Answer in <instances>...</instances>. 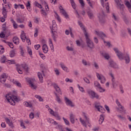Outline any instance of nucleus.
<instances>
[{"instance_id":"1","label":"nucleus","mask_w":131,"mask_h":131,"mask_svg":"<svg viewBox=\"0 0 131 131\" xmlns=\"http://www.w3.org/2000/svg\"><path fill=\"white\" fill-rule=\"evenodd\" d=\"M78 25L80 26V28L82 29L86 38V43L88 48H89L90 50H94L95 49V44H94V42L90 39L89 37V35L88 34V32H86V30L85 29V27H84L83 25L81 22L79 21L78 22Z\"/></svg>"},{"instance_id":"2","label":"nucleus","mask_w":131,"mask_h":131,"mask_svg":"<svg viewBox=\"0 0 131 131\" xmlns=\"http://www.w3.org/2000/svg\"><path fill=\"white\" fill-rule=\"evenodd\" d=\"M5 97L8 102L12 106H15L16 105L15 102H19L20 101V99L11 94H6Z\"/></svg>"},{"instance_id":"3","label":"nucleus","mask_w":131,"mask_h":131,"mask_svg":"<svg viewBox=\"0 0 131 131\" xmlns=\"http://www.w3.org/2000/svg\"><path fill=\"white\" fill-rule=\"evenodd\" d=\"M82 116H83L85 120L82 119V118H80V122H81V124H82L84 127H87L88 125L89 126V127H91L92 125H91V123L90 122V117H89L88 114L83 112Z\"/></svg>"},{"instance_id":"4","label":"nucleus","mask_w":131,"mask_h":131,"mask_svg":"<svg viewBox=\"0 0 131 131\" xmlns=\"http://www.w3.org/2000/svg\"><path fill=\"white\" fill-rule=\"evenodd\" d=\"M94 33L95 34L97 35V36H99V37H101V38L103 39L104 43H106V45L108 46L109 47H111V44L109 42H106L104 39V38L107 37V36H106V34L104 32L102 31L96 30L95 31Z\"/></svg>"},{"instance_id":"5","label":"nucleus","mask_w":131,"mask_h":131,"mask_svg":"<svg viewBox=\"0 0 131 131\" xmlns=\"http://www.w3.org/2000/svg\"><path fill=\"white\" fill-rule=\"evenodd\" d=\"M87 93L91 99H96L97 100L101 99L100 95L93 90H89L87 91Z\"/></svg>"},{"instance_id":"6","label":"nucleus","mask_w":131,"mask_h":131,"mask_svg":"<svg viewBox=\"0 0 131 131\" xmlns=\"http://www.w3.org/2000/svg\"><path fill=\"white\" fill-rule=\"evenodd\" d=\"M46 108L48 109L49 113H50V114L53 116H54V117H55L57 120H61V117L60 116H59L58 112H54L53 110H52V108H50V106H49L48 105H46Z\"/></svg>"},{"instance_id":"7","label":"nucleus","mask_w":131,"mask_h":131,"mask_svg":"<svg viewBox=\"0 0 131 131\" xmlns=\"http://www.w3.org/2000/svg\"><path fill=\"white\" fill-rule=\"evenodd\" d=\"M27 81L28 82L30 88L32 90H36L37 86L36 85L34 84V83L33 82L34 81V79H30V78H26Z\"/></svg>"},{"instance_id":"8","label":"nucleus","mask_w":131,"mask_h":131,"mask_svg":"<svg viewBox=\"0 0 131 131\" xmlns=\"http://www.w3.org/2000/svg\"><path fill=\"white\" fill-rule=\"evenodd\" d=\"M20 38L23 42L25 41V40L26 39V41L27 43H28V45H31V42H30V39L26 37V35L24 32V31H21V34L20 35Z\"/></svg>"},{"instance_id":"9","label":"nucleus","mask_w":131,"mask_h":131,"mask_svg":"<svg viewBox=\"0 0 131 131\" xmlns=\"http://www.w3.org/2000/svg\"><path fill=\"white\" fill-rule=\"evenodd\" d=\"M115 2L116 3L118 8L120 10L121 14V13L123 12L124 5L123 4H121V0H115Z\"/></svg>"},{"instance_id":"10","label":"nucleus","mask_w":131,"mask_h":131,"mask_svg":"<svg viewBox=\"0 0 131 131\" xmlns=\"http://www.w3.org/2000/svg\"><path fill=\"white\" fill-rule=\"evenodd\" d=\"M96 76L99 79V80H100L101 83L104 84L105 82H106V78H105L104 76H103L102 74H100L98 73H96Z\"/></svg>"},{"instance_id":"11","label":"nucleus","mask_w":131,"mask_h":131,"mask_svg":"<svg viewBox=\"0 0 131 131\" xmlns=\"http://www.w3.org/2000/svg\"><path fill=\"white\" fill-rule=\"evenodd\" d=\"M108 75H110V76H111V77L112 78V82L113 88H116L118 84L115 82V78L114 77V74H113L112 71L110 72V73H108Z\"/></svg>"},{"instance_id":"12","label":"nucleus","mask_w":131,"mask_h":131,"mask_svg":"<svg viewBox=\"0 0 131 131\" xmlns=\"http://www.w3.org/2000/svg\"><path fill=\"white\" fill-rule=\"evenodd\" d=\"M8 77V74L6 73L2 74L0 77V82H1V83H5Z\"/></svg>"},{"instance_id":"13","label":"nucleus","mask_w":131,"mask_h":131,"mask_svg":"<svg viewBox=\"0 0 131 131\" xmlns=\"http://www.w3.org/2000/svg\"><path fill=\"white\" fill-rule=\"evenodd\" d=\"M38 77L39 79V81L41 83L43 82V76H45V72L43 71H41V72H39L37 73Z\"/></svg>"},{"instance_id":"14","label":"nucleus","mask_w":131,"mask_h":131,"mask_svg":"<svg viewBox=\"0 0 131 131\" xmlns=\"http://www.w3.org/2000/svg\"><path fill=\"white\" fill-rule=\"evenodd\" d=\"M64 101L66 104L68 105V106H70V107H73L75 106L74 103H73V102H72L71 100H69V99H68V98L66 97H64Z\"/></svg>"},{"instance_id":"15","label":"nucleus","mask_w":131,"mask_h":131,"mask_svg":"<svg viewBox=\"0 0 131 131\" xmlns=\"http://www.w3.org/2000/svg\"><path fill=\"white\" fill-rule=\"evenodd\" d=\"M45 10H46L42 9L40 10L41 15H42V16H44L45 17H46V16L48 15V13L50 11V9L49 8V6H46Z\"/></svg>"},{"instance_id":"16","label":"nucleus","mask_w":131,"mask_h":131,"mask_svg":"<svg viewBox=\"0 0 131 131\" xmlns=\"http://www.w3.org/2000/svg\"><path fill=\"white\" fill-rule=\"evenodd\" d=\"M59 66H60L61 69H62V70L64 71V72H66L67 73H69V72H70V70H69L68 67H67L66 65H65L64 63H60L59 64Z\"/></svg>"},{"instance_id":"17","label":"nucleus","mask_w":131,"mask_h":131,"mask_svg":"<svg viewBox=\"0 0 131 131\" xmlns=\"http://www.w3.org/2000/svg\"><path fill=\"white\" fill-rule=\"evenodd\" d=\"M104 17H105V13H104V12H103L102 13H100L98 15V18L99 19V21L100 23H101L102 24H104V23L105 22V19H104Z\"/></svg>"},{"instance_id":"18","label":"nucleus","mask_w":131,"mask_h":131,"mask_svg":"<svg viewBox=\"0 0 131 131\" xmlns=\"http://www.w3.org/2000/svg\"><path fill=\"white\" fill-rule=\"evenodd\" d=\"M100 3L102 5V6L103 8H105L106 10V11L107 13H109V4L108 3H105V2H104V0H100Z\"/></svg>"},{"instance_id":"19","label":"nucleus","mask_w":131,"mask_h":131,"mask_svg":"<svg viewBox=\"0 0 131 131\" xmlns=\"http://www.w3.org/2000/svg\"><path fill=\"white\" fill-rule=\"evenodd\" d=\"M116 103L119 108L121 109V111H122L123 112H126V110H125V108H124V107L122 106V105H121V103H120L118 99L116 100Z\"/></svg>"},{"instance_id":"20","label":"nucleus","mask_w":131,"mask_h":131,"mask_svg":"<svg viewBox=\"0 0 131 131\" xmlns=\"http://www.w3.org/2000/svg\"><path fill=\"white\" fill-rule=\"evenodd\" d=\"M95 107L96 109H97L98 111L101 112V113H103L104 111V107L101 105H98V103L97 102L95 103Z\"/></svg>"},{"instance_id":"21","label":"nucleus","mask_w":131,"mask_h":131,"mask_svg":"<svg viewBox=\"0 0 131 131\" xmlns=\"http://www.w3.org/2000/svg\"><path fill=\"white\" fill-rule=\"evenodd\" d=\"M5 121L6 122V123H7V124H8V125L11 127V128H14V124L12 121H11V120L9 119L8 118H5Z\"/></svg>"},{"instance_id":"22","label":"nucleus","mask_w":131,"mask_h":131,"mask_svg":"<svg viewBox=\"0 0 131 131\" xmlns=\"http://www.w3.org/2000/svg\"><path fill=\"white\" fill-rule=\"evenodd\" d=\"M53 86L55 90V91L59 94V95H62V91H61V89H60V87L58 85V84L56 83L53 84Z\"/></svg>"},{"instance_id":"23","label":"nucleus","mask_w":131,"mask_h":131,"mask_svg":"<svg viewBox=\"0 0 131 131\" xmlns=\"http://www.w3.org/2000/svg\"><path fill=\"white\" fill-rule=\"evenodd\" d=\"M57 31H55V30H51V33H52V37L53 39V40L54 41H57V37H58V35L57 34L55 33V32H56Z\"/></svg>"},{"instance_id":"24","label":"nucleus","mask_w":131,"mask_h":131,"mask_svg":"<svg viewBox=\"0 0 131 131\" xmlns=\"http://www.w3.org/2000/svg\"><path fill=\"white\" fill-rule=\"evenodd\" d=\"M75 116L73 114V113H71L70 114V120L73 124L75 123Z\"/></svg>"},{"instance_id":"25","label":"nucleus","mask_w":131,"mask_h":131,"mask_svg":"<svg viewBox=\"0 0 131 131\" xmlns=\"http://www.w3.org/2000/svg\"><path fill=\"white\" fill-rule=\"evenodd\" d=\"M121 15L122 16H123V19L125 23H126V24H128L129 21L126 18V14H125V12H121Z\"/></svg>"},{"instance_id":"26","label":"nucleus","mask_w":131,"mask_h":131,"mask_svg":"<svg viewBox=\"0 0 131 131\" xmlns=\"http://www.w3.org/2000/svg\"><path fill=\"white\" fill-rule=\"evenodd\" d=\"M87 14L89 18L92 19L95 18V15H94V13H93L92 11H88Z\"/></svg>"},{"instance_id":"27","label":"nucleus","mask_w":131,"mask_h":131,"mask_svg":"<svg viewBox=\"0 0 131 131\" xmlns=\"http://www.w3.org/2000/svg\"><path fill=\"white\" fill-rule=\"evenodd\" d=\"M42 51L45 54H47L48 52H49V48H48V46L46 44H43L42 45Z\"/></svg>"},{"instance_id":"28","label":"nucleus","mask_w":131,"mask_h":131,"mask_svg":"<svg viewBox=\"0 0 131 131\" xmlns=\"http://www.w3.org/2000/svg\"><path fill=\"white\" fill-rule=\"evenodd\" d=\"M51 30H55V31H57V24H56V21L55 20L52 21V28H51Z\"/></svg>"},{"instance_id":"29","label":"nucleus","mask_w":131,"mask_h":131,"mask_svg":"<svg viewBox=\"0 0 131 131\" xmlns=\"http://www.w3.org/2000/svg\"><path fill=\"white\" fill-rule=\"evenodd\" d=\"M124 58L126 64H128V63H129L130 61L129 55L128 54H126V55L124 56Z\"/></svg>"},{"instance_id":"30","label":"nucleus","mask_w":131,"mask_h":131,"mask_svg":"<svg viewBox=\"0 0 131 131\" xmlns=\"http://www.w3.org/2000/svg\"><path fill=\"white\" fill-rule=\"evenodd\" d=\"M101 55H102L103 57H104L106 60H109V59H110V56L106 52H102Z\"/></svg>"},{"instance_id":"31","label":"nucleus","mask_w":131,"mask_h":131,"mask_svg":"<svg viewBox=\"0 0 131 131\" xmlns=\"http://www.w3.org/2000/svg\"><path fill=\"white\" fill-rule=\"evenodd\" d=\"M19 8H20V9H25V7H24V5H23V4H15L14 5V8L15 9H19Z\"/></svg>"},{"instance_id":"32","label":"nucleus","mask_w":131,"mask_h":131,"mask_svg":"<svg viewBox=\"0 0 131 131\" xmlns=\"http://www.w3.org/2000/svg\"><path fill=\"white\" fill-rule=\"evenodd\" d=\"M60 12L65 17V18H66V19L69 18V16L68 15V14H67V13L66 12L65 10L62 9V10H60Z\"/></svg>"},{"instance_id":"33","label":"nucleus","mask_w":131,"mask_h":131,"mask_svg":"<svg viewBox=\"0 0 131 131\" xmlns=\"http://www.w3.org/2000/svg\"><path fill=\"white\" fill-rule=\"evenodd\" d=\"M13 41L15 45H19L20 41L19 40V38L17 37H14L13 38Z\"/></svg>"},{"instance_id":"34","label":"nucleus","mask_w":131,"mask_h":131,"mask_svg":"<svg viewBox=\"0 0 131 131\" xmlns=\"http://www.w3.org/2000/svg\"><path fill=\"white\" fill-rule=\"evenodd\" d=\"M10 20L11 22H12V23L13 24V26L14 29H17V28H18V24L16 23V21H15V20H14L13 18H11Z\"/></svg>"},{"instance_id":"35","label":"nucleus","mask_w":131,"mask_h":131,"mask_svg":"<svg viewBox=\"0 0 131 131\" xmlns=\"http://www.w3.org/2000/svg\"><path fill=\"white\" fill-rule=\"evenodd\" d=\"M2 14L4 17V18H7V10L6 9V7H3L2 9Z\"/></svg>"},{"instance_id":"36","label":"nucleus","mask_w":131,"mask_h":131,"mask_svg":"<svg viewBox=\"0 0 131 131\" xmlns=\"http://www.w3.org/2000/svg\"><path fill=\"white\" fill-rule=\"evenodd\" d=\"M71 6L74 10H76V4L74 2V0H70Z\"/></svg>"},{"instance_id":"37","label":"nucleus","mask_w":131,"mask_h":131,"mask_svg":"<svg viewBox=\"0 0 131 131\" xmlns=\"http://www.w3.org/2000/svg\"><path fill=\"white\" fill-rule=\"evenodd\" d=\"M109 64L113 68H115L116 67V63L113 61V60H110Z\"/></svg>"},{"instance_id":"38","label":"nucleus","mask_w":131,"mask_h":131,"mask_svg":"<svg viewBox=\"0 0 131 131\" xmlns=\"http://www.w3.org/2000/svg\"><path fill=\"white\" fill-rule=\"evenodd\" d=\"M104 121V115H101L99 119V124H102Z\"/></svg>"},{"instance_id":"39","label":"nucleus","mask_w":131,"mask_h":131,"mask_svg":"<svg viewBox=\"0 0 131 131\" xmlns=\"http://www.w3.org/2000/svg\"><path fill=\"white\" fill-rule=\"evenodd\" d=\"M35 98L36 99H37L39 102H43V98L41 97V96L38 95H35Z\"/></svg>"},{"instance_id":"40","label":"nucleus","mask_w":131,"mask_h":131,"mask_svg":"<svg viewBox=\"0 0 131 131\" xmlns=\"http://www.w3.org/2000/svg\"><path fill=\"white\" fill-rule=\"evenodd\" d=\"M34 6H35V7L39 8V9H42V6H41V5L38 3L37 1H35V2L34 3Z\"/></svg>"},{"instance_id":"41","label":"nucleus","mask_w":131,"mask_h":131,"mask_svg":"<svg viewBox=\"0 0 131 131\" xmlns=\"http://www.w3.org/2000/svg\"><path fill=\"white\" fill-rule=\"evenodd\" d=\"M117 56L119 58V60H123V54L121 52H119V54H117Z\"/></svg>"},{"instance_id":"42","label":"nucleus","mask_w":131,"mask_h":131,"mask_svg":"<svg viewBox=\"0 0 131 131\" xmlns=\"http://www.w3.org/2000/svg\"><path fill=\"white\" fill-rule=\"evenodd\" d=\"M15 55H16V51H15V50H11L10 53L11 58L15 57Z\"/></svg>"},{"instance_id":"43","label":"nucleus","mask_w":131,"mask_h":131,"mask_svg":"<svg viewBox=\"0 0 131 131\" xmlns=\"http://www.w3.org/2000/svg\"><path fill=\"white\" fill-rule=\"evenodd\" d=\"M27 9L29 12L31 11V6L30 5V2L29 1L28 2L27 4H26Z\"/></svg>"},{"instance_id":"44","label":"nucleus","mask_w":131,"mask_h":131,"mask_svg":"<svg viewBox=\"0 0 131 131\" xmlns=\"http://www.w3.org/2000/svg\"><path fill=\"white\" fill-rule=\"evenodd\" d=\"M24 105L26 107H29V108H32V103L28 102H25Z\"/></svg>"},{"instance_id":"45","label":"nucleus","mask_w":131,"mask_h":131,"mask_svg":"<svg viewBox=\"0 0 131 131\" xmlns=\"http://www.w3.org/2000/svg\"><path fill=\"white\" fill-rule=\"evenodd\" d=\"M55 96H56V101H57V102L59 103V104H60V103H61V99H60V97H59V95H58V94H57V93H55Z\"/></svg>"},{"instance_id":"46","label":"nucleus","mask_w":131,"mask_h":131,"mask_svg":"<svg viewBox=\"0 0 131 131\" xmlns=\"http://www.w3.org/2000/svg\"><path fill=\"white\" fill-rule=\"evenodd\" d=\"M82 63L84 66H90L91 63L90 62H88L86 60L83 59L82 60Z\"/></svg>"},{"instance_id":"47","label":"nucleus","mask_w":131,"mask_h":131,"mask_svg":"<svg viewBox=\"0 0 131 131\" xmlns=\"http://www.w3.org/2000/svg\"><path fill=\"white\" fill-rule=\"evenodd\" d=\"M20 66H21V67H22V68H23L25 70L26 72H28V66L24 64H22Z\"/></svg>"},{"instance_id":"48","label":"nucleus","mask_w":131,"mask_h":131,"mask_svg":"<svg viewBox=\"0 0 131 131\" xmlns=\"http://www.w3.org/2000/svg\"><path fill=\"white\" fill-rule=\"evenodd\" d=\"M62 119H63L65 124H66L68 126H69L70 125V123H69V121H68V120H67V119L63 117Z\"/></svg>"},{"instance_id":"49","label":"nucleus","mask_w":131,"mask_h":131,"mask_svg":"<svg viewBox=\"0 0 131 131\" xmlns=\"http://www.w3.org/2000/svg\"><path fill=\"white\" fill-rule=\"evenodd\" d=\"M94 86L95 88H97V89H98L100 86H101V84L98 82V81H95Z\"/></svg>"},{"instance_id":"50","label":"nucleus","mask_w":131,"mask_h":131,"mask_svg":"<svg viewBox=\"0 0 131 131\" xmlns=\"http://www.w3.org/2000/svg\"><path fill=\"white\" fill-rule=\"evenodd\" d=\"M20 67L21 66H18L17 67L16 69L17 71L18 72L19 74H22L23 73V72L22 71V70H21Z\"/></svg>"},{"instance_id":"51","label":"nucleus","mask_w":131,"mask_h":131,"mask_svg":"<svg viewBox=\"0 0 131 131\" xmlns=\"http://www.w3.org/2000/svg\"><path fill=\"white\" fill-rule=\"evenodd\" d=\"M20 126L23 128L24 129H25L26 128V126H25V124H24V122H23V120L20 121Z\"/></svg>"},{"instance_id":"52","label":"nucleus","mask_w":131,"mask_h":131,"mask_svg":"<svg viewBox=\"0 0 131 131\" xmlns=\"http://www.w3.org/2000/svg\"><path fill=\"white\" fill-rule=\"evenodd\" d=\"M19 49L20 50V54L21 56H24V51H25V50L24 49V48H23V47H22V46H20L19 47Z\"/></svg>"},{"instance_id":"53","label":"nucleus","mask_w":131,"mask_h":131,"mask_svg":"<svg viewBox=\"0 0 131 131\" xmlns=\"http://www.w3.org/2000/svg\"><path fill=\"white\" fill-rule=\"evenodd\" d=\"M54 70L56 75H57V76H59V75H60V71H59V69L55 68Z\"/></svg>"},{"instance_id":"54","label":"nucleus","mask_w":131,"mask_h":131,"mask_svg":"<svg viewBox=\"0 0 131 131\" xmlns=\"http://www.w3.org/2000/svg\"><path fill=\"white\" fill-rule=\"evenodd\" d=\"M79 3L80 5H81V8H84V6L85 4H84V2H83V0H78Z\"/></svg>"},{"instance_id":"55","label":"nucleus","mask_w":131,"mask_h":131,"mask_svg":"<svg viewBox=\"0 0 131 131\" xmlns=\"http://www.w3.org/2000/svg\"><path fill=\"white\" fill-rule=\"evenodd\" d=\"M5 53V48L2 46H0V55H2Z\"/></svg>"},{"instance_id":"56","label":"nucleus","mask_w":131,"mask_h":131,"mask_svg":"<svg viewBox=\"0 0 131 131\" xmlns=\"http://www.w3.org/2000/svg\"><path fill=\"white\" fill-rule=\"evenodd\" d=\"M7 60V58H6V56H3L1 57V62L2 63H4L6 62V60Z\"/></svg>"},{"instance_id":"57","label":"nucleus","mask_w":131,"mask_h":131,"mask_svg":"<svg viewBox=\"0 0 131 131\" xmlns=\"http://www.w3.org/2000/svg\"><path fill=\"white\" fill-rule=\"evenodd\" d=\"M117 116L120 120H125V118L122 116L121 115H118Z\"/></svg>"},{"instance_id":"58","label":"nucleus","mask_w":131,"mask_h":131,"mask_svg":"<svg viewBox=\"0 0 131 131\" xmlns=\"http://www.w3.org/2000/svg\"><path fill=\"white\" fill-rule=\"evenodd\" d=\"M67 50L70 52H73V51H74V48L72 47L68 46L67 47Z\"/></svg>"},{"instance_id":"59","label":"nucleus","mask_w":131,"mask_h":131,"mask_svg":"<svg viewBox=\"0 0 131 131\" xmlns=\"http://www.w3.org/2000/svg\"><path fill=\"white\" fill-rule=\"evenodd\" d=\"M16 22L17 23H24V20H23L20 18H16Z\"/></svg>"},{"instance_id":"60","label":"nucleus","mask_w":131,"mask_h":131,"mask_svg":"<svg viewBox=\"0 0 131 131\" xmlns=\"http://www.w3.org/2000/svg\"><path fill=\"white\" fill-rule=\"evenodd\" d=\"M98 89H99V93H104L106 91L104 89L102 88V86H101L98 88Z\"/></svg>"},{"instance_id":"61","label":"nucleus","mask_w":131,"mask_h":131,"mask_svg":"<svg viewBox=\"0 0 131 131\" xmlns=\"http://www.w3.org/2000/svg\"><path fill=\"white\" fill-rule=\"evenodd\" d=\"M125 5L127 8H128V9L131 8L130 3H129L128 1H126Z\"/></svg>"},{"instance_id":"62","label":"nucleus","mask_w":131,"mask_h":131,"mask_svg":"<svg viewBox=\"0 0 131 131\" xmlns=\"http://www.w3.org/2000/svg\"><path fill=\"white\" fill-rule=\"evenodd\" d=\"M78 88L79 90V91H80V92H81V93H84V89L83 88V87L80 86L79 85V84H78Z\"/></svg>"},{"instance_id":"63","label":"nucleus","mask_w":131,"mask_h":131,"mask_svg":"<svg viewBox=\"0 0 131 131\" xmlns=\"http://www.w3.org/2000/svg\"><path fill=\"white\" fill-rule=\"evenodd\" d=\"M27 50L28 54H29L30 57H31V56H32V50H31V49L29 48V47L27 48Z\"/></svg>"},{"instance_id":"64","label":"nucleus","mask_w":131,"mask_h":131,"mask_svg":"<svg viewBox=\"0 0 131 131\" xmlns=\"http://www.w3.org/2000/svg\"><path fill=\"white\" fill-rule=\"evenodd\" d=\"M112 18L113 20H115V21H118V17H117L114 13L113 14Z\"/></svg>"}]
</instances>
